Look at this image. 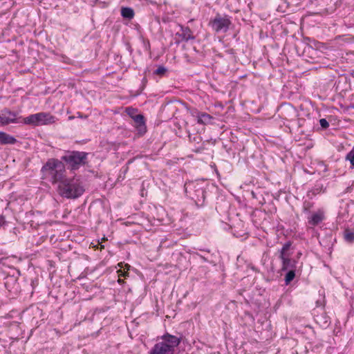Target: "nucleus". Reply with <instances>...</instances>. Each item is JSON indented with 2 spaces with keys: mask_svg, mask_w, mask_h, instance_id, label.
<instances>
[{
  "mask_svg": "<svg viewBox=\"0 0 354 354\" xmlns=\"http://www.w3.org/2000/svg\"><path fill=\"white\" fill-rule=\"evenodd\" d=\"M3 259H0V265L3 263Z\"/></svg>",
  "mask_w": 354,
  "mask_h": 354,
  "instance_id": "bb28decb",
  "label": "nucleus"
},
{
  "mask_svg": "<svg viewBox=\"0 0 354 354\" xmlns=\"http://www.w3.org/2000/svg\"><path fill=\"white\" fill-rule=\"evenodd\" d=\"M125 112L127 115H129L132 119L137 115L136 113L138 112V109L132 108V107H127L125 109Z\"/></svg>",
  "mask_w": 354,
  "mask_h": 354,
  "instance_id": "6ab92c4d",
  "label": "nucleus"
},
{
  "mask_svg": "<svg viewBox=\"0 0 354 354\" xmlns=\"http://www.w3.org/2000/svg\"><path fill=\"white\" fill-rule=\"evenodd\" d=\"M324 218V213L321 210H318L315 213L313 214L310 217L308 218V223L313 226H315L321 223Z\"/></svg>",
  "mask_w": 354,
  "mask_h": 354,
  "instance_id": "9b49d317",
  "label": "nucleus"
},
{
  "mask_svg": "<svg viewBox=\"0 0 354 354\" xmlns=\"http://www.w3.org/2000/svg\"><path fill=\"white\" fill-rule=\"evenodd\" d=\"M118 281L119 283H122L124 282V281L122 279H119L118 280Z\"/></svg>",
  "mask_w": 354,
  "mask_h": 354,
  "instance_id": "a878e982",
  "label": "nucleus"
},
{
  "mask_svg": "<svg viewBox=\"0 0 354 354\" xmlns=\"http://www.w3.org/2000/svg\"><path fill=\"white\" fill-rule=\"evenodd\" d=\"M43 178L49 180L53 184H59L66 178L64 165L56 159H50L42 167Z\"/></svg>",
  "mask_w": 354,
  "mask_h": 354,
  "instance_id": "f257e3e1",
  "label": "nucleus"
},
{
  "mask_svg": "<svg viewBox=\"0 0 354 354\" xmlns=\"http://www.w3.org/2000/svg\"><path fill=\"white\" fill-rule=\"evenodd\" d=\"M346 160H348L351 165L354 167V150H351L349 153H347Z\"/></svg>",
  "mask_w": 354,
  "mask_h": 354,
  "instance_id": "aec40b11",
  "label": "nucleus"
},
{
  "mask_svg": "<svg viewBox=\"0 0 354 354\" xmlns=\"http://www.w3.org/2000/svg\"><path fill=\"white\" fill-rule=\"evenodd\" d=\"M24 120L26 124L39 126L55 122V117L50 113L41 112L30 115L25 118Z\"/></svg>",
  "mask_w": 354,
  "mask_h": 354,
  "instance_id": "39448f33",
  "label": "nucleus"
},
{
  "mask_svg": "<svg viewBox=\"0 0 354 354\" xmlns=\"http://www.w3.org/2000/svg\"><path fill=\"white\" fill-rule=\"evenodd\" d=\"M1 125L13 123L16 121V113L8 109H4L1 112Z\"/></svg>",
  "mask_w": 354,
  "mask_h": 354,
  "instance_id": "1a4fd4ad",
  "label": "nucleus"
},
{
  "mask_svg": "<svg viewBox=\"0 0 354 354\" xmlns=\"http://www.w3.org/2000/svg\"><path fill=\"white\" fill-rule=\"evenodd\" d=\"M197 122L201 124H209L212 123L213 117L206 113H199L197 116Z\"/></svg>",
  "mask_w": 354,
  "mask_h": 354,
  "instance_id": "f8f14e48",
  "label": "nucleus"
},
{
  "mask_svg": "<svg viewBox=\"0 0 354 354\" xmlns=\"http://www.w3.org/2000/svg\"><path fill=\"white\" fill-rule=\"evenodd\" d=\"M347 109H354V103L351 104L348 106V108H347Z\"/></svg>",
  "mask_w": 354,
  "mask_h": 354,
  "instance_id": "b1692460",
  "label": "nucleus"
},
{
  "mask_svg": "<svg viewBox=\"0 0 354 354\" xmlns=\"http://www.w3.org/2000/svg\"><path fill=\"white\" fill-rule=\"evenodd\" d=\"M133 120L138 124V128L140 129V131H145L146 126H145V118L142 115L138 114L133 118Z\"/></svg>",
  "mask_w": 354,
  "mask_h": 354,
  "instance_id": "2eb2a0df",
  "label": "nucleus"
},
{
  "mask_svg": "<svg viewBox=\"0 0 354 354\" xmlns=\"http://www.w3.org/2000/svg\"><path fill=\"white\" fill-rule=\"evenodd\" d=\"M120 275H122L123 277H127V276H128V272H124Z\"/></svg>",
  "mask_w": 354,
  "mask_h": 354,
  "instance_id": "393cba45",
  "label": "nucleus"
},
{
  "mask_svg": "<svg viewBox=\"0 0 354 354\" xmlns=\"http://www.w3.org/2000/svg\"><path fill=\"white\" fill-rule=\"evenodd\" d=\"M162 342L156 343L149 354H174L177 346V337L169 334L162 337Z\"/></svg>",
  "mask_w": 354,
  "mask_h": 354,
  "instance_id": "7ed1b4c3",
  "label": "nucleus"
},
{
  "mask_svg": "<svg viewBox=\"0 0 354 354\" xmlns=\"http://www.w3.org/2000/svg\"><path fill=\"white\" fill-rule=\"evenodd\" d=\"M290 247V243L289 242L286 243L283 245V247L280 251V256H279L280 259H283L284 257H286V252L289 250Z\"/></svg>",
  "mask_w": 354,
  "mask_h": 354,
  "instance_id": "a211bd4d",
  "label": "nucleus"
},
{
  "mask_svg": "<svg viewBox=\"0 0 354 354\" xmlns=\"http://www.w3.org/2000/svg\"><path fill=\"white\" fill-rule=\"evenodd\" d=\"M345 239L346 241H354V233L351 232H346L345 233Z\"/></svg>",
  "mask_w": 354,
  "mask_h": 354,
  "instance_id": "4be33fe9",
  "label": "nucleus"
},
{
  "mask_svg": "<svg viewBox=\"0 0 354 354\" xmlns=\"http://www.w3.org/2000/svg\"><path fill=\"white\" fill-rule=\"evenodd\" d=\"M280 116L288 121L294 120L297 117V111L293 106L286 104L281 106Z\"/></svg>",
  "mask_w": 354,
  "mask_h": 354,
  "instance_id": "6e6552de",
  "label": "nucleus"
},
{
  "mask_svg": "<svg viewBox=\"0 0 354 354\" xmlns=\"http://www.w3.org/2000/svg\"><path fill=\"white\" fill-rule=\"evenodd\" d=\"M126 267L127 268V269H129L130 268V266L126 265Z\"/></svg>",
  "mask_w": 354,
  "mask_h": 354,
  "instance_id": "c85d7f7f",
  "label": "nucleus"
},
{
  "mask_svg": "<svg viewBox=\"0 0 354 354\" xmlns=\"http://www.w3.org/2000/svg\"><path fill=\"white\" fill-rule=\"evenodd\" d=\"M295 277V270H289L285 277L286 284L288 285L291 281L294 279Z\"/></svg>",
  "mask_w": 354,
  "mask_h": 354,
  "instance_id": "f3484780",
  "label": "nucleus"
},
{
  "mask_svg": "<svg viewBox=\"0 0 354 354\" xmlns=\"http://www.w3.org/2000/svg\"><path fill=\"white\" fill-rule=\"evenodd\" d=\"M213 30L216 32H226L231 24L230 19L227 17H222L217 15L215 18L209 22Z\"/></svg>",
  "mask_w": 354,
  "mask_h": 354,
  "instance_id": "0eeeda50",
  "label": "nucleus"
},
{
  "mask_svg": "<svg viewBox=\"0 0 354 354\" xmlns=\"http://www.w3.org/2000/svg\"><path fill=\"white\" fill-rule=\"evenodd\" d=\"M71 86L72 87L75 86V85L74 84H71Z\"/></svg>",
  "mask_w": 354,
  "mask_h": 354,
  "instance_id": "c756f323",
  "label": "nucleus"
},
{
  "mask_svg": "<svg viewBox=\"0 0 354 354\" xmlns=\"http://www.w3.org/2000/svg\"><path fill=\"white\" fill-rule=\"evenodd\" d=\"M59 194L67 198H76L80 196L84 189L77 180L65 178L57 187Z\"/></svg>",
  "mask_w": 354,
  "mask_h": 354,
  "instance_id": "f03ea898",
  "label": "nucleus"
},
{
  "mask_svg": "<svg viewBox=\"0 0 354 354\" xmlns=\"http://www.w3.org/2000/svg\"><path fill=\"white\" fill-rule=\"evenodd\" d=\"M181 33L178 32V35H180L183 40L188 41L189 39H193L194 36L189 28L180 27Z\"/></svg>",
  "mask_w": 354,
  "mask_h": 354,
  "instance_id": "4468645a",
  "label": "nucleus"
},
{
  "mask_svg": "<svg viewBox=\"0 0 354 354\" xmlns=\"http://www.w3.org/2000/svg\"><path fill=\"white\" fill-rule=\"evenodd\" d=\"M282 261V270H295L297 268V261L288 257L281 259Z\"/></svg>",
  "mask_w": 354,
  "mask_h": 354,
  "instance_id": "9d476101",
  "label": "nucleus"
},
{
  "mask_svg": "<svg viewBox=\"0 0 354 354\" xmlns=\"http://www.w3.org/2000/svg\"><path fill=\"white\" fill-rule=\"evenodd\" d=\"M319 124L323 129H326L329 127L328 122L324 118L320 119Z\"/></svg>",
  "mask_w": 354,
  "mask_h": 354,
  "instance_id": "5701e85b",
  "label": "nucleus"
},
{
  "mask_svg": "<svg viewBox=\"0 0 354 354\" xmlns=\"http://www.w3.org/2000/svg\"><path fill=\"white\" fill-rule=\"evenodd\" d=\"M86 155L84 152L73 151L63 156L62 159L69 165L72 169L79 168L81 165L85 163Z\"/></svg>",
  "mask_w": 354,
  "mask_h": 354,
  "instance_id": "423d86ee",
  "label": "nucleus"
},
{
  "mask_svg": "<svg viewBox=\"0 0 354 354\" xmlns=\"http://www.w3.org/2000/svg\"><path fill=\"white\" fill-rule=\"evenodd\" d=\"M167 71V69L164 66H159L154 72L155 74L158 75H164Z\"/></svg>",
  "mask_w": 354,
  "mask_h": 354,
  "instance_id": "412c9836",
  "label": "nucleus"
},
{
  "mask_svg": "<svg viewBox=\"0 0 354 354\" xmlns=\"http://www.w3.org/2000/svg\"><path fill=\"white\" fill-rule=\"evenodd\" d=\"M178 344H180V337H178Z\"/></svg>",
  "mask_w": 354,
  "mask_h": 354,
  "instance_id": "cd10ccee",
  "label": "nucleus"
},
{
  "mask_svg": "<svg viewBox=\"0 0 354 354\" xmlns=\"http://www.w3.org/2000/svg\"><path fill=\"white\" fill-rule=\"evenodd\" d=\"M121 15L124 18L131 19L134 16V12L131 8H122L121 9Z\"/></svg>",
  "mask_w": 354,
  "mask_h": 354,
  "instance_id": "dca6fc26",
  "label": "nucleus"
},
{
  "mask_svg": "<svg viewBox=\"0 0 354 354\" xmlns=\"http://www.w3.org/2000/svg\"><path fill=\"white\" fill-rule=\"evenodd\" d=\"M16 142H17V140L14 137L8 135L4 132H0V142L1 144H3V145L15 144Z\"/></svg>",
  "mask_w": 354,
  "mask_h": 354,
  "instance_id": "ddd939ff",
  "label": "nucleus"
},
{
  "mask_svg": "<svg viewBox=\"0 0 354 354\" xmlns=\"http://www.w3.org/2000/svg\"><path fill=\"white\" fill-rule=\"evenodd\" d=\"M185 192L197 206H202L205 198V192L201 184L196 182H188L185 184Z\"/></svg>",
  "mask_w": 354,
  "mask_h": 354,
  "instance_id": "20e7f679",
  "label": "nucleus"
}]
</instances>
